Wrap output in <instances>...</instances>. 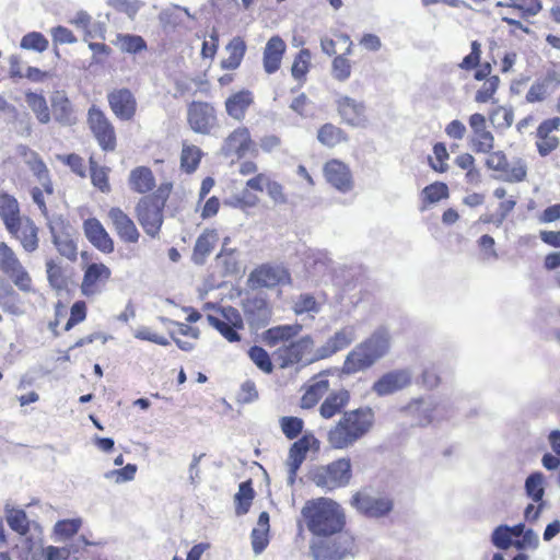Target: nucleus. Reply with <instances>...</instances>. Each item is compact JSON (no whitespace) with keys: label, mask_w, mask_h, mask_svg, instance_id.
<instances>
[{"label":"nucleus","mask_w":560,"mask_h":560,"mask_svg":"<svg viewBox=\"0 0 560 560\" xmlns=\"http://www.w3.org/2000/svg\"><path fill=\"white\" fill-rule=\"evenodd\" d=\"M301 514L313 535L310 551L314 560H341L353 552L354 537L343 532L346 514L335 500L325 497L308 500Z\"/></svg>","instance_id":"nucleus-1"},{"label":"nucleus","mask_w":560,"mask_h":560,"mask_svg":"<svg viewBox=\"0 0 560 560\" xmlns=\"http://www.w3.org/2000/svg\"><path fill=\"white\" fill-rule=\"evenodd\" d=\"M375 422L371 407H359L346 411L327 431L326 441L332 450H346L365 436Z\"/></svg>","instance_id":"nucleus-2"},{"label":"nucleus","mask_w":560,"mask_h":560,"mask_svg":"<svg viewBox=\"0 0 560 560\" xmlns=\"http://www.w3.org/2000/svg\"><path fill=\"white\" fill-rule=\"evenodd\" d=\"M173 188L172 182H163L154 191L139 198L135 206L137 221L145 235L151 238L160 236L164 223V210Z\"/></svg>","instance_id":"nucleus-3"},{"label":"nucleus","mask_w":560,"mask_h":560,"mask_svg":"<svg viewBox=\"0 0 560 560\" xmlns=\"http://www.w3.org/2000/svg\"><path fill=\"white\" fill-rule=\"evenodd\" d=\"M2 221L24 250L33 253L38 248V228L30 217L21 213L18 200L8 194H2Z\"/></svg>","instance_id":"nucleus-4"},{"label":"nucleus","mask_w":560,"mask_h":560,"mask_svg":"<svg viewBox=\"0 0 560 560\" xmlns=\"http://www.w3.org/2000/svg\"><path fill=\"white\" fill-rule=\"evenodd\" d=\"M388 349V334L385 330H376L347 354L342 371L347 374H354L366 370L384 357Z\"/></svg>","instance_id":"nucleus-5"},{"label":"nucleus","mask_w":560,"mask_h":560,"mask_svg":"<svg viewBox=\"0 0 560 560\" xmlns=\"http://www.w3.org/2000/svg\"><path fill=\"white\" fill-rule=\"evenodd\" d=\"M351 478V462L347 457L317 466L310 474V479L314 485L328 491L348 486Z\"/></svg>","instance_id":"nucleus-6"},{"label":"nucleus","mask_w":560,"mask_h":560,"mask_svg":"<svg viewBox=\"0 0 560 560\" xmlns=\"http://www.w3.org/2000/svg\"><path fill=\"white\" fill-rule=\"evenodd\" d=\"M485 166L491 171L492 177L505 183H521L526 179L527 165L521 158L509 160L506 154L499 151H491L485 161Z\"/></svg>","instance_id":"nucleus-7"},{"label":"nucleus","mask_w":560,"mask_h":560,"mask_svg":"<svg viewBox=\"0 0 560 560\" xmlns=\"http://www.w3.org/2000/svg\"><path fill=\"white\" fill-rule=\"evenodd\" d=\"M495 7L502 9L500 12L501 21L514 30L529 33L528 26L524 25L522 20L528 21L536 16L542 10L541 0H500Z\"/></svg>","instance_id":"nucleus-8"},{"label":"nucleus","mask_w":560,"mask_h":560,"mask_svg":"<svg viewBox=\"0 0 560 560\" xmlns=\"http://www.w3.org/2000/svg\"><path fill=\"white\" fill-rule=\"evenodd\" d=\"M88 127L103 152H114L117 149V135L112 120L95 105L88 110Z\"/></svg>","instance_id":"nucleus-9"},{"label":"nucleus","mask_w":560,"mask_h":560,"mask_svg":"<svg viewBox=\"0 0 560 560\" xmlns=\"http://www.w3.org/2000/svg\"><path fill=\"white\" fill-rule=\"evenodd\" d=\"M207 320L226 341H241V331L245 329V323L243 316L235 307H220L215 314H209Z\"/></svg>","instance_id":"nucleus-10"},{"label":"nucleus","mask_w":560,"mask_h":560,"mask_svg":"<svg viewBox=\"0 0 560 560\" xmlns=\"http://www.w3.org/2000/svg\"><path fill=\"white\" fill-rule=\"evenodd\" d=\"M250 289H275L290 285L292 278L290 271L282 265L261 264L254 268L248 276Z\"/></svg>","instance_id":"nucleus-11"},{"label":"nucleus","mask_w":560,"mask_h":560,"mask_svg":"<svg viewBox=\"0 0 560 560\" xmlns=\"http://www.w3.org/2000/svg\"><path fill=\"white\" fill-rule=\"evenodd\" d=\"M113 278L112 269L102 261L89 262L83 267L80 284L81 294L88 299L102 294Z\"/></svg>","instance_id":"nucleus-12"},{"label":"nucleus","mask_w":560,"mask_h":560,"mask_svg":"<svg viewBox=\"0 0 560 560\" xmlns=\"http://www.w3.org/2000/svg\"><path fill=\"white\" fill-rule=\"evenodd\" d=\"M187 122L194 132L211 135L219 126L217 108L206 101H192L187 106Z\"/></svg>","instance_id":"nucleus-13"},{"label":"nucleus","mask_w":560,"mask_h":560,"mask_svg":"<svg viewBox=\"0 0 560 560\" xmlns=\"http://www.w3.org/2000/svg\"><path fill=\"white\" fill-rule=\"evenodd\" d=\"M314 346L315 342L312 336L306 335L295 341L279 347L275 351V355L281 368L292 366L303 361L311 363L316 361L312 359L315 352Z\"/></svg>","instance_id":"nucleus-14"},{"label":"nucleus","mask_w":560,"mask_h":560,"mask_svg":"<svg viewBox=\"0 0 560 560\" xmlns=\"http://www.w3.org/2000/svg\"><path fill=\"white\" fill-rule=\"evenodd\" d=\"M2 275L12 282L21 292L33 291V280L28 271L19 260L18 256L5 243L2 242Z\"/></svg>","instance_id":"nucleus-15"},{"label":"nucleus","mask_w":560,"mask_h":560,"mask_svg":"<svg viewBox=\"0 0 560 560\" xmlns=\"http://www.w3.org/2000/svg\"><path fill=\"white\" fill-rule=\"evenodd\" d=\"M222 151L225 156H235L237 160H243L247 154H258L250 130L244 125L237 126L225 137Z\"/></svg>","instance_id":"nucleus-16"},{"label":"nucleus","mask_w":560,"mask_h":560,"mask_svg":"<svg viewBox=\"0 0 560 560\" xmlns=\"http://www.w3.org/2000/svg\"><path fill=\"white\" fill-rule=\"evenodd\" d=\"M106 218L121 243H139L141 233L133 219L122 208L118 206L110 207L106 212Z\"/></svg>","instance_id":"nucleus-17"},{"label":"nucleus","mask_w":560,"mask_h":560,"mask_svg":"<svg viewBox=\"0 0 560 560\" xmlns=\"http://www.w3.org/2000/svg\"><path fill=\"white\" fill-rule=\"evenodd\" d=\"M351 505L369 518H381L392 512L394 502L389 497L375 498L364 491H358L351 498Z\"/></svg>","instance_id":"nucleus-18"},{"label":"nucleus","mask_w":560,"mask_h":560,"mask_svg":"<svg viewBox=\"0 0 560 560\" xmlns=\"http://www.w3.org/2000/svg\"><path fill=\"white\" fill-rule=\"evenodd\" d=\"M468 144L475 153H489L494 148V136L488 129L486 116L474 113L468 117Z\"/></svg>","instance_id":"nucleus-19"},{"label":"nucleus","mask_w":560,"mask_h":560,"mask_svg":"<svg viewBox=\"0 0 560 560\" xmlns=\"http://www.w3.org/2000/svg\"><path fill=\"white\" fill-rule=\"evenodd\" d=\"M310 450H319V440L312 432L304 433L290 446L287 459L290 483L294 482L296 474L306 459Z\"/></svg>","instance_id":"nucleus-20"},{"label":"nucleus","mask_w":560,"mask_h":560,"mask_svg":"<svg viewBox=\"0 0 560 560\" xmlns=\"http://www.w3.org/2000/svg\"><path fill=\"white\" fill-rule=\"evenodd\" d=\"M491 73L492 66L489 61L483 62L474 72V79L482 82L475 92L474 101L477 104H495L498 102L495 95L501 80L498 75Z\"/></svg>","instance_id":"nucleus-21"},{"label":"nucleus","mask_w":560,"mask_h":560,"mask_svg":"<svg viewBox=\"0 0 560 560\" xmlns=\"http://www.w3.org/2000/svg\"><path fill=\"white\" fill-rule=\"evenodd\" d=\"M336 110L341 121L353 128L365 127L368 124V109L362 101L348 95H341L335 101Z\"/></svg>","instance_id":"nucleus-22"},{"label":"nucleus","mask_w":560,"mask_h":560,"mask_svg":"<svg viewBox=\"0 0 560 560\" xmlns=\"http://www.w3.org/2000/svg\"><path fill=\"white\" fill-rule=\"evenodd\" d=\"M107 102L117 119L130 121L136 117L138 102L135 94L128 88H118L108 92Z\"/></svg>","instance_id":"nucleus-23"},{"label":"nucleus","mask_w":560,"mask_h":560,"mask_svg":"<svg viewBox=\"0 0 560 560\" xmlns=\"http://www.w3.org/2000/svg\"><path fill=\"white\" fill-rule=\"evenodd\" d=\"M326 182L340 192H348L353 188V176L350 167L338 159L328 160L323 166Z\"/></svg>","instance_id":"nucleus-24"},{"label":"nucleus","mask_w":560,"mask_h":560,"mask_svg":"<svg viewBox=\"0 0 560 560\" xmlns=\"http://www.w3.org/2000/svg\"><path fill=\"white\" fill-rule=\"evenodd\" d=\"M82 229L86 240L93 247L105 255L114 253L115 241L97 218L91 217L85 219Z\"/></svg>","instance_id":"nucleus-25"},{"label":"nucleus","mask_w":560,"mask_h":560,"mask_svg":"<svg viewBox=\"0 0 560 560\" xmlns=\"http://www.w3.org/2000/svg\"><path fill=\"white\" fill-rule=\"evenodd\" d=\"M255 104V95L248 89L232 92L224 101V109L231 119L237 122L245 120L248 110Z\"/></svg>","instance_id":"nucleus-26"},{"label":"nucleus","mask_w":560,"mask_h":560,"mask_svg":"<svg viewBox=\"0 0 560 560\" xmlns=\"http://www.w3.org/2000/svg\"><path fill=\"white\" fill-rule=\"evenodd\" d=\"M559 127V117L546 119L538 126L536 131V147L541 156L548 155L559 145V139L552 135Z\"/></svg>","instance_id":"nucleus-27"},{"label":"nucleus","mask_w":560,"mask_h":560,"mask_svg":"<svg viewBox=\"0 0 560 560\" xmlns=\"http://www.w3.org/2000/svg\"><path fill=\"white\" fill-rule=\"evenodd\" d=\"M354 340L352 327H343L336 331L322 347L317 348L312 357L313 360L327 359L338 351L346 349Z\"/></svg>","instance_id":"nucleus-28"},{"label":"nucleus","mask_w":560,"mask_h":560,"mask_svg":"<svg viewBox=\"0 0 560 560\" xmlns=\"http://www.w3.org/2000/svg\"><path fill=\"white\" fill-rule=\"evenodd\" d=\"M493 196L501 200L498 205L497 213H485L479 218V221L485 224H495L500 226L514 210L516 198L513 196L506 198L508 191L504 187H497L493 190Z\"/></svg>","instance_id":"nucleus-29"},{"label":"nucleus","mask_w":560,"mask_h":560,"mask_svg":"<svg viewBox=\"0 0 560 560\" xmlns=\"http://www.w3.org/2000/svg\"><path fill=\"white\" fill-rule=\"evenodd\" d=\"M33 171L35 175L37 176L38 180L40 182L43 188L34 187L31 190V195L33 198V201L37 205L39 210L44 215H47L48 210L47 206L44 199V192L46 195H52L54 194V186L52 182L49 177V171L46 166V164L42 160H37L35 162V165L33 167Z\"/></svg>","instance_id":"nucleus-30"},{"label":"nucleus","mask_w":560,"mask_h":560,"mask_svg":"<svg viewBox=\"0 0 560 560\" xmlns=\"http://www.w3.org/2000/svg\"><path fill=\"white\" fill-rule=\"evenodd\" d=\"M285 48V43L280 36L275 35L269 38L262 56L264 69L268 74H272L280 69Z\"/></svg>","instance_id":"nucleus-31"},{"label":"nucleus","mask_w":560,"mask_h":560,"mask_svg":"<svg viewBox=\"0 0 560 560\" xmlns=\"http://www.w3.org/2000/svg\"><path fill=\"white\" fill-rule=\"evenodd\" d=\"M410 382V375L406 371H392L374 383L373 390L378 396H386L405 388Z\"/></svg>","instance_id":"nucleus-32"},{"label":"nucleus","mask_w":560,"mask_h":560,"mask_svg":"<svg viewBox=\"0 0 560 560\" xmlns=\"http://www.w3.org/2000/svg\"><path fill=\"white\" fill-rule=\"evenodd\" d=\"M329 381L324 373L314 376L305 387V392L300 400V407L302 409H312L329 390Z\"/></svg>","instance_id":"nucleus-33"},{"label":"nucleus","mask_w":560,"mask_h":560,"mask_svg":"<svg viewBox=\"0 0 560 560\" xmlns=\"http://www.w3.org/2000/svg\"><path fill=\"white\" fill-rule=\"evenodd\" d=\"M129 188L139 195H149L155 187V176L149 166H137L128 176Z\"/></svg>","instance_id":"nucleus-34"},{"label":"nucleus","mask_w":560,"mask_h":560,"mask_svg":"<svg viewBox=\"0 0 560 560\" xmlns=\"http://www.w3.org/2000/svg\"><path fill=\"white\" fill-rule=\"evenodd\" d=\"M350 393L348 389H339L331 392L326 396L319 406V415L324 419H331L342 412L350 402Z\"/></svg>","instance_id":"nucleus-35"},{"label":"nucleus","mask_w":560,"mask_h":560,"mask_svg":"<svg viewBox=\"0 0 560 560\" xmlns=\"http://www.w3.org/2000/svg\"><path fill=\"white\" fill-rule=\"evenodd\" d=\"M317 141L325 148H336L349 141L348 132L341 127L332 124L325 122L317 129Z\"/></svg>","instance_id":"nucleus-36"},{"label":"nucleus","mask_w":560,"mask_h":560,"mask_svg":"<svg viewBox=\"0 0 560 560\" xmlns=\"http://www.w3.org/2000/svg\"><path fill=\"white\" fill-rule=\"evenodd\" d=\"M219 241L218 232L214 229H206L197 238L194 250L192 261L198 265L206 262L208 256L212 253Z\"/></svg>","instance_id":"nucleus-37"},{"label":"nucleus","mask_w":560,"mask_h":560,"mask_svg":"<svg viewBox=\"0 0 560 560\" xmlns=\"http://www.w3.org/2000/svg\"><path fill=\"white\" fill-rule=\"evenodd\" d=\"M173 324L175 326V329L171 331L173 341L184 351L192 350L195 341L200 336L199 329L185 323L174 322Z\"/></svg>","instance_id":"nucleus-38"},{"label":"nucleus","mask_w":560,"mask_h":560,"mask_svg":"<svg viewBox=\"0 0 560 560\" xmlns=\"http://www.w3.org/2000/svg\"><path fill=\"white\" fill-rule=\"evenodd\" d=\"M246 48V43L242 37H233L225 47L228 57L221 60V68L223 70L237 69L244 59Z\"/></svg>","instance_id":"nucleus-39"},{"label":"nucleus","mask_w":560,"mask_h":560,"mask_svg":"<svg viewBox=\"0 0 560 560\" xmlns=\"http://www.w3.org/2000/svg\"><path fill=\"white\" fill-rule=\"evenodd\" d=\"M269 520L268 512H261L258 516L257 526L252 530V547L256 555L261 553L269 545Z\"/></svg>","instance_id":"nucleus-40"},{"label":"nucleus","mask_w":560,"mask_h":560,"mask_svg":"<svg viewBox=\"0 0 560 560\" xmlns=\"http://www.w3.org/2000/svg\"><path fill=\"white\" fill-rule=\"evenodd\" d=\"M52 116L57 122L63 126H71L75 122L77 117L74 115L73 106L71 101L65 96H57L51 102Z\"/></svg>","instance_id":"nucleus-41"},{"label":"nucleus","mask_w":560,"mask_h":560,"mask_svg":"<svg viewBox=\"0 0 560 560\" xmlns=\"http://www.w3.org/2000/svg\"><path fill=\"white\" fill-rule=\"evenodd\" d=\"M90 177L92 185L101 192L110 191L109 167L100 165L93 156L89 159Z\"/></svg>","instance_id":"nucleus-42"},{"label":"nucleus","mask_w":560,"mask_h":560,"mask_svg":"<svg viewBox=\"0 0 560 560\" xmlns=\"http://www.w3.org/2000/svg\"><path fill=\"white\" fill-rule=\"evenodd\" d=\"M301 330L300 325H281L267 329L264 339L269 347H275L281 341H288L298 336Z\"/></svg>","instance_id":"nucleus-43"},{"label":"nucleus","mask_w":560,"mask_h":560,"mask_svg":"<svg viewBox=\"0 0 560 560\" xmlns=\"http://www.w3.org/2000/svg\"><path fill=\"white\" fill-rule=\"evenodd\" d=\"M46 275L49 285L60 292L68 289L69 278L65 268L55 259L46 261Z\"/></svg>","instance_id":"nucleus-44"},{"label":"nucleus","mask_w":560,"mask_h":560,"mask_svg":"<svg viewBox=\"0 0 560 560\" xmlns=\"http://www.w3.org/2000/svg\"><path fill=\"white\" fill-rule=\"evenodd\" d=\"M203 152L195 144L183 143L180 152V170L186 174H192L200 165Z\"/></svg>","instance_id":"nucleus-45"},{"label":"nucleus","mask_w":560,"mask_h":560,"mask_svg":"<svg viewBox=\"0 0 560 560\" xmlns=\"http://www.w3.org/2000/svg\"><path fill=\"white\" fill-rule=\"evenodd\" d=\"M25 102L40 124H48L50 121V110L43 94L26 92Z\"/></svg>","instance_id":"nucleus-46"},{"label":"nucleus","mask_w":560,"mask_h":560,"mask_svg":"<svg viewBox=\"0 0 560 560\" xmlns=\"http://www.w3.org/2000/svg\"><path fill=\"white\" fill-rule=\"evenodd\" d=\"M254 497L255 491L252 486V480L242 482L235 494V512L237 515H244L249 511Z\"/></svg>","instance_id":"nucleus-47"},{"label":"nucleus","mask_w":560,"mask_h":560,"mask_svg":"<svg viewBox=\"0 0 560 560\" xmlns=\"http://www.w3.org/2000/svg\"><path fill=\"white\" fill-rule=\"evenodd\" d=\"M489 120L497 130L504 131L513 125V109L502 105L495 106L489 112Z\"/></svg>","instance_id":"nucleus-48"},{"label":"nucleus","mask_w":560,"mask_h":560,"mask_svg":"<svg viewBox=\"0 0 560 560\" xmlns=\"http://www.w3.org/2000/svg\"><path fill=\"white\" fill-rule=\"evenodd\" d=\"M525 491L528 498L534 502L540 503L544 501L545 495V477L541 472L536 471L530 474L525 481Z\"/></svg>","instance_id":"nucleus-49"},{"label":"nucleus","mask_w":560,"mask_h":560,"mask_svg":"<svg viewBox=\"0 0 560 560\" xmlns=\"http://www.w3.org/2000/svg\"><path fill=\"white\" fill-rule=\"evenodd\" d=\"M244 310L247 315L257 319H266L271 315V306L262 296H253L247 299L244 304Z\"/></svg>","instance_id":"nucleus-50"},{"label":"nucleus","mask_w":560,"mask_h":560,"mask_svg":"<svg viewBox=\"0 0 560 560\" xmlns=\"http://www.w3.org/2000/svg\"><path fill=\"white\" fill-rule=\"evenodd\" d=\"M450 191L445 183L434 182L425 186L421 191V199L424 206L439 202L448 198Z\"/></svg>","instance_id":"nucleus-51"},{"label":"nucleus","mask_w":560,"mask_h":560,"mask_svg":"<svg viewBox=\"0 0 560 560\" xmlns=\"http://www.w3.org/2000/svg\"><path fill=\"white\" fill-rule=\"evenodd\" d=\"M5 518L10 528L19 535L24 536L30 532V521L25 511L8 509Z\"/></svg>","instance_id":"nucleus-52"},{"label":"nucleus","mask_w":560,"mask_h":560,"mask_svg":"<svg viewBox=\"0 0 560 560\" xmlns=\"http://www.w3.org/2000/svg\"><path fill=\"white\" fill-rule=\"evenodd\" d=\"M450 159V153L445 143L436 142L433 145V156L428 158V162L430 167L436 173H446L448 171L447 161Z\"/></svg>","instance_id":"nucleus-53"},{"label":"nucleus","mask_w":560,"mask_h":560,"mask_svg":"<svg viewBox=\"0 0 560 560\" xmlns=\"http://www.w3.org/2000/svg\"><path fill=\"white\" fill-rule=\"evenodd\" d=\"M337 44L346 45V54L352 52L353 43L350 39V36L343 33H335L334 37H323L320 40L322 49L328 56H332L337 54Z\"/></svg>","instance_id":"nucleus-54"},{"label":"nucleus","mask_w":560,"mask_h":560,"mask_svg":"<svg viewBox=\"0 0 560 560\" xmlns=\"http://www.w3.org/2000/svg\"><path fill=\"white\" fill-rule=\"evenodd\" d=\"M82 526L81 518H66L58 521L54 526V534L59 540H67L78 534Z\"/></svg>","instance_id":"nucleus-55"},{"label":"nucleus","mask_w":560,"mask_h":560,"mask_svg":"<svg viewBox=\"0 0 560 560\" xmlns=\"http://www.w3.org/2000/svg\"><path fill=\"white\" fill-rule=\"evenodd\" d=\"M311 68V52L308 49H301L295 56L292 67L291 74L295 80L304 81L307 72Z\"/></svg>","instance_id":"nucleus-56"},{"label":"nucleus","mask_w":560,"mask_h":560,"mask_svg":"<svg viewBox=\"0 0 560 560\" xmlns=\"http://www.w3.org/2000/svg\"><path fill=\"white\" fill-rule=\"evenodd\" d=\"M482 46L479 40L470 43V52L466 55L458 63V68L464 71L477 70L481 63Z\"/></svg>","instance_id":"nucleus-57"},{"label":"nucleus","mask_w":560,"mask_h":560,"mask_svg":"<svg viewBox=\"0 0 560 560\" xmlns=\"http://www.w3.org/2000/svg\"><path fill=\"white\" fill-rule=\"evenodd\" d=\"M248 357L261 372L266 374L272 373L273 364L271 358L262 347H250L248 350Z\"/></svg>","instance_id":"nucleus-58"},{"label":"nucleus","mask_w":560,"mask_h":560,"mask_svg":"<svg viewBox=\"0 0 560 560\" xmlns=\"http://www.w3.org/2000/svg\"><path fill=\"white\" fill-rule=\"evenodd\" d=\"M279 422L282 433L289 440L296 439L304 428V421L299 417L285 416Z\"/></svg>","instance_id":"nucleus-59"},{"label":"nucleus","mask_w":560,"mask_h":560,"mask_svg":"<svg viewBox=\"0 0 560 560\" xmlns=\"http://www.w3.org/2000/svg\"><path fill=\"white\" fill-rule=\"evenodd\" d=\"M348 55L345 51L336 56L331 63L332 77L340 82L348 80L351 75V62L347 58Z\"/></svg>","instance_id":"nucleus-60"},{"label":"nucleus","mask_w":560,"mask_h":560,"mask_svg":"<svg viewBox=\"0 0 560 560\" xmlns=\"http://www.w3.org/2000/svg\"><path fill=\"white\" fill-rule=\"evenodd\" d=\"M117 40L121 50L129 54H137L147 48L145 40L139 35L118 34Z\"/></svg>","instance_id":"nucleus-61"},{"label":"nucleus","mask_w":560,"mask_h":560,"mask_svg":"<svg viewBox=\"0 0 560 560\" xmlns=\"http://www.w3.org/2000/svg\"><path fill=\"white\" fill-rule=\"evenodd\" d=\"M48 39L39 32H31L21 39V47L28 50L43 52L48 48Z\"/></svg>","instance_id":"nucleus-62"},{"label":"nucleus","mask_w":560,"mask_h":560,"mask_svg":"<svg viewBox=\"0 0 560 560\" xmlns=\"http://www.w3.org/2000/svg\"><path fill=\"white\" fill-rule=\"evenodd\" d=\"M282 147V139L277 133H267L261 136L256 143L258 151L265 154H272L278 152Z\"/></svg>","instance_id":"nucleus-63"},{"label":"nucleus","mask_w":560,"mask_h":560,"mask_svg":"<svg viewBox=\"0 0 560 560\" xmlns=\"http://www.w3.org/2000/svg\"><path fill=\"white\" fill-rule=\"evenodd\" d=\"M318 311L319 303L316 301L315 296L310 293L300 294L293 305V312L296 315Z\"/></svg>","instance_id":"nucleus-64"}]
</instances>
